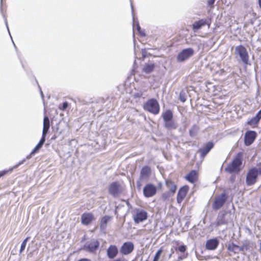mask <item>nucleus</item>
Instances as JSON below:
<instances>
[{"label": "nucleus", "instance_id": "obj_1", "mask_svg": "<svg viewBox=\"0 0 261 261\" xmlns=\"http://www.w3.org/2000/svg\"><path fill=\"white\" fill-rule=\"evenodd\" d=\"M258 175H261V162L249 170L246 176V184L248 186L253 185L256 181Z\"/></svg>", "mask_w": 261, "mask_h": 261}, {"label": "nucleus", "instance_id": "obj_2", "mask_svg": "<svg viewBox=\"0 0 261 261\" xmlns=\"http://www.w3.org/2000/svg\"><path fill=\"white\" fill-rule=\"evenodd\" d=\"M232 222L231 214L229 212H220L216 221V226L227 224Z\"/></svg>", "mask_w": 261, "mask_h": 261}, {"label": "nucleus", "instance_id": "obj_3", "mask_svg": "<svg viewBox=\"0 0 261 261\" xmlns=\"http://www.w3.org/2000/svg\"><path fill=\"white\" fill-rule=\"evenodd\" d=\"M144 109L153 114H158L160 112V106L156 100L150 99L148 100L144 105Z\"/></svg>", "mask_w": 261, "mask_h": 261}, {"label": "nucleus", "instance_id": "obj_4", "mask_svg": "<svg viewBox=\"0 0 261 261\" xmlns=\"http://www.w3.org/2000/svg\"><path fill=\"white\" fill-rule=\"evenodd\" d=\"M194 53V50L192 48L184 49L178 54L176 60L178 62H184L192 57Z\"/></svg>", "mask_w": 261, "mask_h": 261}, {"label": "nucleus", "instance_id": "obj_5", "mask_svg": "<svg viewBox=\"0 0 261 261\" xmlns=\"http://www.w3.org/2000/svg\"><path fill=\"white\" fill-rule=\"evenodd\" d=\"M235 55L239 56L242 62L247 64L248 63L249 56L246 48L242 45L237 46L235 48Z\"/></svg>", "mask_w": 261, "mask_h": 261}, {"label": "nucleus", "instance_id": "obj_6", "mask_svg": "<svg viewBox=\"0 0 261 261\" xmlns=\"http://www.w3.org/2000/svg\"><path fill=\"white\" fill-rule=\"evenodd\" d=\"M242 164V160L240 157H236L226 168V170L229 173H238L240 170V166Z\"/></svg>", "mask_w": 261, "mask_h": 261}, {"label": "nucleus", "instance_id": "obj_7", "mask_svg": "<svg viewBox=\"0 0 261 261\" xmlns=\"http://www.w3.org/2000/svg\"><path fill=\"white\" fill-rule=\"evenodd\" d=\"M151 174L150 168L147 166L143 167L140 172L139 181L137 182L138 187H140L142 185L141 182L147 181Z\"/></svg>", "mask_w": 261, "mask_h": 261}, {"label": "nucleus", "instance_id": "obj_8", "mask_svg": "<svg viewBox=\"0 0 261 261\" xmlns=\"http://www.w3.org/2000/svg\"><path fill=\"white\" fill-rule=\"evenodd\" d=\"M45 141V138L42 136V138L41 140H40L39 142L37 144V145L35 146V147L34 148V149L32 150V151L31 152V153L28 155L27 158L19 162L18 164L15 165L14 167V168H16L18 167L20 165L22 164L26 160V159H29L31 158V156L35 154L36 152H37L42 147L43 144L44 143Z\"/></svg>", "mask_w": 261, "mask_h": 261}, {"label": "nucleus", "instance_id": "obj_9", "mask_svg": "<svg viewBox=\"0 0 261 261\" xmlns=\"http://www.w3.org/2000/svg\"><path fill=\"white\" fill-rule=\"evenodd\" d=\"M147 218V212L141 209H136L135 211V214L133 215V219L135 223H139L144 220Z\"/></svg>", "mask_w": 261, "mask_h": 261}, {"label": "nucleus", "instance_id": "obj_10", "mask_svg": "<svg viewBox=\"0 0 261 261\" xmlns=\"http://www.w3.org/2000/svg\"><path fill=\"white\" fill-rule=\"evenodd\" d=\"M227 199L226 194L223 193L220 195L215 198V201L213 204V208L215 210H218L223 206Z\"/></svg>", "mask_w": 261, "mask_h": 261}, {"label": "nucleus", "instance_id": "obj_11", "mask_svg": "<svg viewBox=\"0 0 261 261\" xmlns=\"http://www.w3.org/2000/svg\"><path fill=\"white\" fill-rule=\"evenodd\" d=\"M257 137V133L253 130L247 131L244 136V143L246 146L250 145Z\"/></svg>", "mask_w": 261, "mask_h": 261}, {"label": "nucleus", "instance_id": "obj_12", "mask_svg": "<svg viewBox=\"0 0 261 261\" xmlns=\"http://www.w3.org/2000/svg\"><path fill=\"white\" fill-rule=\"evenodd\" d=\"M156 188L151 184H147L143 189V194L146 197H150L156 194Z\"/></svg>", "mask_w": 261, "mask_h": 261}, {"label": "nucleus", "instance_id": "obj_13", "mask_svg": "<svg viewBox=\"0 0 261 261\" xmlns=\"http://www.w3.org/2000/svg\"><path fill=\"white\" fill-rule=\"evenodd\" d=\"M99 246V242L96 240H91L84 246V249L90 252H94Z\"/></svg>", "mask_w": 261, "mask_h": 261}, {"label": "nucleus", "instance_id": "obj_14", "mask_svg": "<svg viewBox=\"0 0 261 261\" xmlns=\"http://www.w3.org/2000/svg\"><path fill=\"white\" fill-rule=\"evenodd\" d=\"M134 246L133 243L127 242L124 243L120 248V252L122 254L127 255L130 253L134 250Z\"/></svg>", "mask_w": 261, "mask_h": 261}, {"label": "nucleus", "instance_id": "obj_15", "mask_svg": "<svg viewBox=\"0 0 261 261\" xmlns=\"http://www.w3.org/2000/svg\"><path fill=\"white\" fill-rule=\"evenodd\" d=\"M109 193L113 196H116L121 192L120 186L117 182L112 183L109 188Z\"/></svg>", "mask_w": 261, "mask_h": 261}, {"label": "nucleus", "instance_id": "obj_16", "mask_svg": "<svg viewBox=\"0 0 261 261\" xmlns=\"http://www.w3.org/2000/svg\"><path fill=\"white\" fill-rule=\"evenodd\" d=\"M188 189L189 187L187 186H184L179 189L177 195V201L178 203H181L183 200L187 193Z\"/></svg>", "mask_w": 261, "mask_h": 261}, {"label": "nucleus", "instance_id": "obj_17", "mask_svg": "<svg viewBox=\"0 0 261 261\" xmlns=\"http://www.w3.org/2000/svg\"><path fill=\"white\" fill-rule=\"evenodd\" d=\"M206 24H207L209 27L210 25V22L207 21L206 19H201L195 22L192 25V28L194 30H197Z\"/></svg>", "mask_w": 261, "mask_h": 261}, {"label": "nucleus", "instance_id": "obj_18", "mask_svg": "<svg viewBox=\"0 0 261 261\" xmlns=\"http://www.w3.org/2000/svg\"><path fill=\"white\" fill-rule=\"evenodd\" d=\"M213 147L214 144L211 142L205 144L203 147L200 149L198 151L200 153L201 156L204 158Z\"/></svg>", "mask_w": 261, "mask_h": 261}, {"label": "nucleus", "instance_id": "obj_19", "mask_svg": "<svg viewBox=\"0 0 261 261\" xmlns=\"http://www.w3.org/2000/svg\"><path fill=\"white\" fill-rule=\"evenodd\" d=\"M107 252L108 257L110 259H113L117 256L118 250L115 245H111L108 248Z\"/></svg>", "mask_w": 261, "mask_h": 261}, {"label": "nucleus", "instance_id": "obj_20", "mask_svg": "<svg viewBox=\"0 0 261 261\" xmlns=\"http://www.w3.org/2000/svg\"><path fill=\"white\" fill-rule=\"evenodd\" d=\"M93 219V215L91 213H84L81 216L82 223L86 225L89 224Z\"/></svg>", "mask_w": 261, "mask_h": 261}, {"label": "nucleus", "instance_id": "obj_21", "mask_svg": "<svg viewBox=\"0 0 261 261\" xmlns=\"http://www.w3.org/2000/svg\"><path fill=\"white\" fill-rule=\"evenodd\" d=\"M219 244V241L217 239L208 240L206 241L205 247L208 250H215Z\"/></svg>", "mask_w": 261, "mask_h": 261}, {"label": "nucleus", "instance_id": "obj_22", "mask_svg": "<svg viewBox=\"0 0 261 261\" xmlns=\"http://www.w3.org/2000/svg\"><path fill=\"white\" fill-rule=\"evenodd\" d=\"M185 178L190 182L194 184L198 179V174L196 170L191 171L188 174H187Z\"/></svg>", "mask_w": 261, "mask_h": 261}, {"label": "nucleus", "instance_id": "obj_23", "mask_svg": "<svg viewBox=\"0 0 261 261\" xmlns=\"http://www.w3.org/2000/svg\"><path fill=\"white\" fill-rule=\"evenodd\" d=\"M50 127L49 119L47 116H45L43 119V128L42 130V137L45 138Z\"/></svg>", "mask_w": 261, "mask_h": 261}, {"label": "nucleus", "instance_id": "obj_24", "mask_svg": "<svg viewBox=\"0 0 261 261\" xmlns=\"http://www.w3.org/2000/svg\"><path fill=\"white\" fill-rule=\"evenodd\" d=\"M261 119V110L259 111L256 115L252 118L248 122V123L250 125L257 124Z\"/></svg>", "mask_w": 261, "mask_h": 261}, {"label": "nucleus", "instance_id": "obj_25", "mask_svg": "<svg viewBox=\"0 0 261 261\" xmlns=\"http://www.w3.org/2000/svg\"><path fill=\"white\" fill-rule=\"evenodd\" d=\"M165 126L168 129H175L177 128V124L172 119L165 122Z\"/></svg>", "mask_w": 261, "mask_h": 261}, {"label": "nucleus", "instance_id": "obj_26", "mask_svg": "<svg viewBox=\"0 0 261 261\" xmlns=\"http://www.w3.org/2000/svg\"><path fill=\"white\" fill-rule=\"evenodd\" d=\"M162 117L164 122L172 119L173 113L170 110H167L162 114Z\"/></svg>", "mask_w": 261, "mask_h": 261}, {"label": "nucleus", "instance_id": "obj_27", "mask_svg": "<svg viewBox=\"0 0 261 261\" xmlns=\"http://www.w3.org/2000/svg\"><path fill=\"white\" fill-rule=\"evenodd\" d=\"M111 217L108 216H105L102 217L100 221V228L102 230L106 229L108 222L111 220Z\"/></svg>", "mask_w": 261, "mask_h": 261}, {"label": "nucleus", "instance_id": "obj_28", "mask_svg": "<svg viewBox=\"0 0 261 261\" xmlns=\"http://www.w3.org/2000/svg\"><path fill=\"white\" fill-rule=\"evenodd\" d=\"M154 67V64L152 63H147L144 66L143 71L146 73H149L153 71Z\"/></svg>", "mask_w": 261, "mask_h": 261}, {"label": "nucleus", "instance_id": "obj_29", "mask_svg": "<svg viewBox=\"0 0 261 261\" xmlns=\"http://www.w3.org/2000/svg\"><path fill=\"white\" fill-rule=\"evenodd\" d=\"M251 242L248 240L244 241L242 246L240 247V251L244 252L249 250L251 247Z\"/></svg>", "mask_w": 261, "mask_h": 261}, {"label": "nucleus", "instance_id": "obj_30", "mask_svg": "<svg viewBox=\"0 0 261 261\" xmlns=\"http://www.w3.org/2000/svg\"><path fill=\"white\" fill-rule=\"evenodd\" d=\"M166 184L168 188L169 189L170 192L174 194L176 190V186L174 183L171 180H167Z\"/></svg>", "mask_w": 261, "mask_h": 261}, {"label": "nucleus", "instance_id": "obj_31", "mask_svg": "<svg viewBox=\"0 0 261 261\" xmlns=\"http://www.w3.org/2000/svg\"><path fill=\"white\" fill-rule=\"evenodd\" d=\"M227 249L229 251L234 253H238L240 251V246L235 245L233 243L229 244L228 246Z\"/></svg>", "mask_w": 261, "mask_h": 261}, {"label": "nucleus", "instance_id": "obj_32", "mask_svg": "<svg viewBox=\"0 0 261 261\" xmlns=\"http://www.w3.org/2000/svg\"><path fill=\"white\" fill-rule=\"evenodd\" d=\"M198 127L196 125H194L190 129V135L191 136H194L197 132L198 131Z\"/></svg>", "mask_w": 261, "mask_h": 261}, {"label": "nucleus", "instance_id": "obj_33", "mask_svg": "<svg viewBox=\"0 0 261 261\" xmlns=\"http://www.w3.org/2000/svg\"><path fill=\"white\" fill-rule=\"evenodd\" d=\"M163 250L162 249H159L155 253L153 261H158L162 253Z\"/></svg>", "mask_w": 261, "mask_h": 261}, {"label": "nucleus", "instance_id": "obj_34", "mask_svg": "<svg viewBox=\"0 0 261 261\" xmlns=\"http://www.w3.org/2000/svg\"><path fill=\"white\" fill-rule=\"evenodd\" d=\"M29 238L28 237L25 240H24L22 242V243L21 245V247H20V253H21L25 249L26 245H27V242L29 240Z\"/></svg>", "mask_w": 261, "mask_h": 261}, {"label": "nucleus", "instance_id": "obj_35", "mask_svg": "<svg viewBox=\"0 0 261 261\" xmlns=\"http://www.w3.org/2000/svg\"><path fill=\"white\" fill-rule=\"evenodd\" d=\"M170 196V193L169 192H165L162 195V198L163 200H167Z\"/></svg>", "mask_w": 261, "mask_h": 261}, {"label": "nucleus", "instance_id": "obj_36", "mask_svg": "<svg viewBox=\"0 0 261 261\" xmlns=\"http://www.w3.org/2000/svg\"><path fill=\"white\" fill-rule=\"evenodd\" d=\"M134 19V29L136 27L137 30L138 32H140L141 30V27H140L138 22H136L135 20L134 17L133 16Z\"/></svg>", "mask_w": 261, "mask_h": 261}, {"label": "nucleus", "instance_id": "obj_37", "mask_svg": "<svg viewBox=\"0 0 261 261\" xmlns=\"http://www.w3.org/2000/svg\"><path fill=\"white\" fill-rule=\"evenodd\" d=\"M186 246L185 245H181L178 248V250L181 252H184L186 250Z\"/></svg>", "mask_w": 261, "mask_h": 261}, {"label": "nucleus", "instance_id": "obj_38", "mask_svg": "<svg viewBox=\"0 0 261 261\" xmlns=\"http://www.w3.org/2000/svg\"><path fill=\"white\" fill-rule=\"evenodd\" d=\"M215 0H208L207 4H208V5L211 6L212 7H213V5L214 3H215Z\"/></svg>", "mask_w": 261, "mask_h": 261}, {"label": "nucleus", "instance_id": "obj_39", "mask_svg": "<svg viewBox=\"0 0 261 261\" xmlns=\"http://www.w3.org/2000/svg\"><path fill=\"white\" fill-rule=\"evenodd\" d=\"M179 98H180V100L182 102H185L186 100V98L181 93L180 94Z\"/></svg>", "mask_w": 261, "mask_h": 261}, {"label": "nucleus", "instance_id": "obj_40", "mask_svg": "<svg viewBox=\"0 0 261 261\" xmlns=\"http://www.w3.org/2000/svg\"><path fill=\"white\" fill-rule=\"evenodd\" d=\"M142 92H138L134 94V96L135 97H140L142 96Z\"/></svg>", "mask_w": 261, "mask_h": 261}, {"label": "nucleus", "instance_id": "obj_41", "mask_svg": "<svg viewBox=\"0 0 261 261\" xmlns=\"http://www.w3.org/2000/svg\"><path fill=\"white\" fill-rule=\"evenodd\" d=\"M68 106V103L67 102H64L63 104V109H65Z\"/></svg>", "mask_w": 261, "mask_h": 261}, {"label": "nucleus", "instance_id": "obj_42", "mask_svg": "<svg viewBox=\"0 0 261 261\" xmlns=\"http://www.w3.org/2000/svg\"><path fill=\"white\" fill-rule=\"evenodd\" d=\"M78 261H91V260L88 258H82Z\"/></svg>", "mask_w": 261, "mask_h": 261}, {"label": "nucleus", "instance_id": "obj_43", "mask_svg": "<svg viewBox=\"0 0 261 261\" xmlns=\"http://www.w3.org/2000/svg\"><path fill=\"white\" fill-rule=\"evenodd\" d=\"M139 33H140V34L142 36H145V34L144 32L143 31H142L141 30H140V32H139Z\"/></svg>", "mask_w": 261, "mask_h": 261}, {"label": "nucleus", "instance_id": "obj_44", "mask_svg": "<svg viewBox=\"0 0 261 261\" xmlns=\"http://www.w3.org/2000/svg\"><path fill=\"white\" fill-rule=\"evenodd\" d=\"M6 173V171H2L0 172V177L3 176Z\"/></svg>", "mask_w": 261, "mask_h": 261}, {"label": "nucleus", "instance_id": "obj_45", "mask_svg": "<svg viewBox=\"0 0 261 261\" xmlns=\"http://www.w3.org/2000/svg\"><path fill=\"white\" fill-rule=\"evenodd\" d=\"M5 23H6V26H7V29H8V30L9 31V28H8V22H7V19H5Z\"/></svg>", "mask_w": 261, "mask_h": 261}, {"label": "nucleus", "instance_id": "obj_46", "mask_svg": "<svg viewBox=\"0 0 261 261\" xmlns=\"http://www.w3.org/2000/svg\"><path fill=\"white\" fill-rule=\"evenodd\" d=\"M258 4L260 8H261V0H258Z\"/></svg>", "mask_w": 261, "mask_h": 261}, {"label": "nucleus", "instance_id": "obj_47", "mask_svg": "<svg viewBox=\"0 0 261 261\" xmlns=\"http://www.w3.org/2000/svg\"><path fill=\"white\" fill-rule=\"evenodd\" d=\"M131 7H132V13H133V15H134V12H133L134 10H133V6L132 4H131Z\"/></svg>", "mask_w": 261, "mask_h": 261}, {"label": "nucleus", "instance_id": "obj_48", "mask_svg": "<svg viewBox=\"0 0 261 261\" xmlns=\"http://www.w3.org/2000/svg\"><path fill=\"white\" fill-rule=\"evenodd\" d=\"M41 94L42 96L43 97V93L42 91H41Z\"/></svg>", "mask_w": 261, "mask_h": 261}, {"label": "nucleus", "instance_id": "obj_49", "mask_svg": "<svg viewBox=\"0 0 261 261\" xmlns=\"http://www.w3.org/2000/svg\"><path fill=\"white\" fill-rule=\"evenodd\" d=\"M179 259H182V257H179Z\"/></svg>", "mask_w": 261, "mask_h": 261}, {"label": "nucleus", "instance_id": "obj_50", "mask_svg": "<svg viewBox=\"0 0 261 261\" xmlns=\"http://www.w3.org/2000/svg\"><path fill=\"white\" fill-rule=\"evenodd\" d=\"M1 2H2V0H1Z\"/></svg>", "mask_w": 261, "mask_h": 261}]
</instances>
